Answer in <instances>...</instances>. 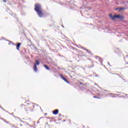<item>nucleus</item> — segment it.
Segmentation results:
<instances>
[{"label":"nucleus","instance_id":"20e7f679","mask_svg":"<svg viewBox=\"0 0 128 128\" xmlns=\"http://www.w3.org/2000/svg\"><path fill=\"white\" fill-rule=\"evenodd\" d=\"M60 76L61 77L62 80H63L66 82H67V84H70L68 81V80L66 78H64V76L62 75H60Z\"/></svg>","mask_w":128,"mask_h":128},{"label":"nucleus","instance_id":"7ed1b4c3","mask_svg":"<svg viewBox=\"0 0 128 128\" xmlns=\"http://www.w3.org/2000/svg\"><path fill=\"white\" fill-rule=\"evenodd\" d=\"M36 66H40V61L38 60H36V63L34 65V72H38V67Z\"/></svg>","mask_w":128,"mask_h":128},{"label":"nucleus","instance_id":"39448f33","mask_svg":"<svg viewBox=\"0 0 128 128\" xmlns=\"http://www.w3.org/2000/svg\"><path fill=\"white\" fill-rule=\"evenodd\" d=\"M52 112L53 114L56 115L58 114V110H55Z\"/></svg>","mask_w":128,"mask_h":128},{"label":"nucleus","instance_id":"423d86ee","mask_svg":"<svg viewBox=\"0 0 128 128\" xmlns=\"http://www.w3.org/2000/svg\"><path fill=\"white\" fill-rule=\"evenodd\" d=\"M20 43H18L17 45L16 46V50H20Z\"/></svg>","mask_w":128,"mask_h":128},{"label":"nucleus","instance_id":"f257e3e1","mask_svg":"<svg viewBox=\"0 0 128 128\" xmlns=\"http://www.w3.org/2000/svg\"><path fill=\"white\" fill-rule=\"evenodd\" d=\"M34 10L38 13V14L40 18H42V6L40 4H35Z\"/></svg>","mask_w":128,"mask_h":128},{"label":"nucleus","instance_id":"f8f14e48","mask_svg":"<svg viewBox=\"0 0 128 128\" xmlns=\"http://www.w3.org/2000/svg\"><path fill=\"white\" fill-rule=\"evenodd\" d=\"M94 98H98V97L94 96Z\"/></svg>","mask_w":128,"mask_h":128},{"label":"nucleus","instance_id":"f03ea898","mask_svg":"<svg viewBox=\"0 0 128 128\" xmlns=\"http://www.w3.org/2000/svg\"><path fill=\"white\" fill-rule=\"evenodd\" d=\"M109 16L110 18L113 20H114L116 18H118L119 20H122V18H124V16L118 14L112 16V14H110Z\"/></svg>","mask_w":128,"mask_h":128},{"label":"nucleus","instance_id":"6e6552de","mask_svg":"<svg viewBox=\"0 0 128 128\" xmlns=\"http://www.w3.org/2000/svg\"><path fill=\"white\" fill-rule=\"evenodd\" d=\"M96 58H99V62H102V58H100L98 56L96 57Z\"/></svg>","mask_w":128,"mask_h":128},{"label":"nucleus","instance_id":"ddd939ff","mask_svg":"<svg viewBox=\"0 0 128 128\" xmlns=\"http://www.w3.org/2000/svg\"><path fill=\"white\" fill-rule=\"evenodd\" d=\"M108 64H109V65H110V63H109V62H108Z\"/></svg>","mask_w":128,"mask_h":128},{"label":"nucleus","instance_id":"9d476101","mask_svg":"<svg viewBox=\"0 0 128 128\" xmlns=\"http://www.w3.org/2000/svg\"><path fill=\"white\" fill-rule=\"evenodd\" d=\"M120 8H116V10H120Z\"/></svg>","mask_w":128,"mask_h":128},{"label":"nucleus","instance_id":"9b49d317","mask_svg":"<svg viewBox=\"0 0 128 128\" xmlns=\"http://www.w3.org/2000/svg\"><path fill=\"white\" fill-rule=\"evenodd\" d=\"M4 2H6V0H3Z\"/></svg>","mask_w":128,"mask_h":128},{"label":"nucleus","instance_id":"0eeeda50","mask_svg":"<svg viewBox=\"0 0 128 128\" xmlns=\"http://www.w3.org/2000/svg\"><path fill=\"white\" fill-rule=\"evenodd\" d=\"M44 66L46 70H50V68H48V66L44 64Z\"/></svg>","mask_w":128,"mask_h":128},{"label":"nucleus","instance_id":"1a4fd4ad","mask_svg":"<svg viewBox=\"0 0 128 128\" xmlns=\"http://www.w3.org/2000/svg\"><path fill=\"white\" fill-rule=\"evenodd\" d=\"M126 9V8H120V10H124Z\"/></svg>","mask_w":128,"mask_h":128}]
</instances>
